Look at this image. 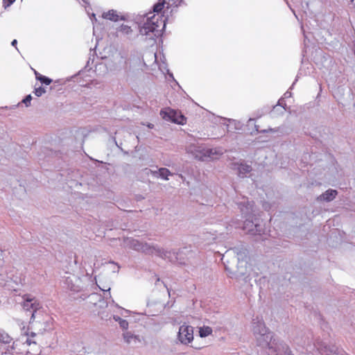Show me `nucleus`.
<instances>
[{
  "label": "nucleus",
  "mask_w": 355,
  "mask_h": 355,
  "mask_svg": "<svg viewBox=\"0 0 355 355\" xmlns=\"http://www.w3.org/2000/svg\"><path fill=\"white\" fill-rule=\"evenodd\" d=\"M337 191L334 189H329L326 191L324 193L318 197V200L319 201H327L329 202L333 200L336 196H337Z\"/></svg>",
  "instance_id": "obj_17"
},
{
  "label": "nucleus",
  "mask_w": 355,
  "mask_h": 355,
  "mask_svg": "<svg viewBox=\"0 0 355 355\" xmlns=\"http://www.w3.org/2000/svg\"><path fill=\"white\" fill-rule=\"evenodd\" d=\"M31 100L32 96L31 94H29L24 99H23L22 103H24L26 107H28L31 105Z\"/></svg>",
  "instance_id": "obj_27"
},
{
  "label": "nucleus",
  "mask_w": 355,
  "mask_h": 355,
  "mask_svg": "<svg viewBox=\"0 0 355 355\" xmlns=\"http://www.w3.org/2000/svg\"><path fill=\"white\" fill-rule=\"evenodd\" d=\"M17 40H14L12 42L11 44H12V46H15L17 44Z\"/></svg>",
  "instance_id": "obj_34"
},
{
  "label": "nucleus",
  "mask_w": 355,
  "mask_h": 355,
  "mask_svg": "<svg viewBox=\"0 0 355 355\" xmlns=\"http://www.w3.org/2000/svg\"><path fill=\"white\" fill-rule=\"evenodd\" d=\"M178 340L183 345H189L193 340V327L183 324L179 328L178 333Z\"/></svg>",
  "instance_id": "obj_7"
},
{
  "label": "nucleus",
  "mask_w": 355,
  "mask_h": 355,
  "mask_svg": "<svg viewBox=\"0 0 355 355\" xmlns=\"http://www.w3.org/2000/svg\"><path fill=\"white\" fill-rule=\"evenodd\" d=\"M250 125H254V128H253V130H252V131H251V134H252L253 132H258V131H259V130H258V127L254 124V119H250L248 120V124H247V125H248V127H250Z\"/></svg>",
  "instance_id": "obj_25"
},
{
  "label": "nucleus",
  "mask_w": 355,
  "mask_h": 355,
  "mask_svg": "<svg viewBox=\"0 0 355 355\" xmlns=\"http://www.w3.org/2000/svg\"><path fill=\"white\" fill-rule=\"evenodd\" d=\"M34 325L35 327L38 329L37 334H42L45 331H47L52 328V320L51 318L47 317L46 319L44 320L42 322H36ZM37 335V333L35 332H31V337H35Z\"/></svg>",
  "instance_id": "obj_9"
},
{
  "label": "nucleus",
  "mask_w": 355,
  "mask_h": 355,
  "mask_svg": "<svg viewBox=\"0 0 355 355\" xmlns=\"http://www.w3.org/2000/svg\"><path fill=\"white\" fill-rule=\"evenodd\" d=\"M102 291H110V287H107V288H101L99 287Z\"/></svg>",
  "instance_id": "obj_33"
},
{
  "label": "nucleus",
  "mask_w": 355,
  "mask_h": 355,
  "mask_svg": "<svg viewBox=\"0 0 355 355\" xmlns=\"http://www.w3.org/2000/svg\"><path fill=\"white\" fill-rule=\"evenodd\" d=\"M152 56L154 58L155 62H157V55H156V53L153 54Z\"/></svg>",
  "instance_id": "obj_35"
},
{
  "label": "nucleus",
  "mask_w": 355,
  "mask_h": 355,
  "mask_svg": "<svg viewBox=\"0 0 355 355\" xmlns=\"http://www.w3.org/2000/svg\"><path fill=\"white\" fill-rule=\"evenodd\" d=\"M213 331L210 327L203 326L199 329V336L201 338H205L212 334Z\"/></svg>",
  "instance_id": "obj_21"
},
{
  "label": "nucleus",
  "mask_w": 355,
  "mask_h": 355,
  "mask_svg": "<svg viewBox=\"0 0 355 355\" xmlns=\"http://www.w3.org/2000/svg\"><path fill=\"white\" fill-rule=\"evenodd\" d=\"M114 60L118 63L125 62V79L129 85H134L137 83L139 76L143 71L146 63L139 55L132 54L128 60L122 52L115 54Z\"/></svg>",
  "instance_id": "obj_3"
},
{
  "label": "nucleus",
  "mask_w": 355,
  "mask_h": 355,
  "mask_svg": "<svg viewBox=\"0 0 355 355\" xmlns=\"http://www.w3.org/2000/svg\"><path fill=\"white\" fill-rule=\"evenodd\" d=\"M40 352V347L29 335H22L19 340L13 342L12 346H8L2 353H10L11 355H37Z\"/></svg>",
  "instance_id": "obj_4"
},
{
  "label": "nucleus",
  "mask_w": 355,
  "mask_h": 355,
  "mask_svg": "<svg viewBox=\"0 0 355 355\" xmlns=\"http://www.w3.org/2000/svg\"><path fill=\"white\" fill-rule=\"evenodd\" d=\"M79 283L80 279L76 276L68 277L65 280V284L67 288L74 292H78L80 290Z\"/></svg>",
  "instance_id": "obj_13"
},
{
  "label": "nucleus",
  "mask_w": 355,
  "mask_h": 355,
  "mask_svg": "<svg viewBox=\"0 0 355 355\" xmlns=\"http://www.w3.org/2000/svg\"><path fill=\"white\" fill-rule=\"evenodd\" d=\"M223 121H225L223 123V125L227 127V129L228 131H230L232 130H241L243 128V124H241L239 121H237L234 119H224Z\"/></svg>",
  "instance_id": "obj_15"
},
{
  "label": "nucleus",
  "mask_w": 355,
  "mask_h": 355,
  "mask_svg": "<svg viewBox=\"0 0 355 355\" xmlns=\"http://www.w3.org/2000/svg\"><path fill=\"white\" fill-rule=\"evenodd\" d=\"M317 350L320 353H326L327 355H331V349H329L327 346L321 341H317L315 344Z\"/></svg>",
  "instance_id": "obj_20"
},
{
  "label": "nucleus",
  "mask_w": 355,
  "mask_h": 355,
  "mask_svg": "<svg viewBox=\"0 0 355 355\" xmlns=\"http://www.w3.org/2000/svg\"><path fill=\"white\" fill-rule=\"evenodd\" d=\"M235 165L238 166L237 169L239 171V175L241 177H244L245 175H246L247 173H248L251 171L250 166H249L248 164L241 163V164H236Z\"/></svg>",
  "instance_id": "obj_18"
},
{
  "label": "nucleus",
  "mask_w": 355,
  "mask_h": 355,
  "mask_svg": "<svg viewBox=\"0 0 355 355\" xmlns=\"http://www.w3.org/2000/svg\"><path fill=\"white\" fill-rule=\"evenodd\" d=\"M123 338L126 343H130L132 340H135L136 337L130 332H126L123 334Z\"/></svg>",
  "instance_id": "obj_24"
},
{
  "label": "nucleus",
  "mask_w": 355,
  "mask_h": 355,
  "mask_svg": "<svg viewBox=\"0 0 355 355\" xmlns=\"http://www.w3.org/2000/svg\"><path fill=\"white\" fill-rule=\"evenodd\" d=\"M35 74L36 76V78L40 80L42 84L49 85L52 83V80L49 78L48 77H46L44 76H42L38 72L35 71Z\"/></svg>",
  "instance_id": "obj_23"
},
{
  "label": "nucleus",
  "mask_w": 355,
  "mask_h": 355,
  "mask_svg": "<svg viewBox=\"0 0 355 355\" xmlns=\"http://www.w3.org/2000/svg\"><path fill=\"white\" fill-rule=\"evenodd\" d=\"M350 1L355 6V0H350Z\"/></svg>",
  "instance_id": "obj_36"
},
{
  "label": "nucleus",
  "mask_w": 355,
  "mask_h": 355,
  "mask_svg": "<svg viewBox=\"0 0 355 355\" xmlns=\"http://www.w3.org/2000/svg\"><path fill=\"white\" fill-rule=\"evenodd\" d=\"M102 17L104 19H107L114 21H116L119 19V16L117 14L116 11L114 10H109L107 12H104L102 15Z\"/></svg>",
  "instance_id": "obj_19"
},
{
  "label": "nucleus",
  "mask_w": 355,
  "mask_h": 355,
  "mask_svg": "<svg viewBox=\"0 0 355 355\" xmlns=\"http://www.w3.org/2000/svg\"><path fill=\"white\" fill-rule=\"evenodd\" d=\"M252 329L257 346L263 349L268 355H279L286 347L282 342L273 337L261 319L257 318L253 320Z\"/></svg>",
  "instance_id": "obj_2"
},
{
  "label": "nucleus",
  "mask_w": 355,
  "mask_h": 355,
  "mask_svg": "<svg viewBox=\"0 0 355 355\" xmlns=\"http://www.w3.org/2000/svg\"><path fill=\"white\" fill-rule=\"evenodd\" d=\"M203 150V146L196 145L194 144H189L186 147V151L187 153L191 154L194 158L200 161L202 159Z\"/></svg>",
  "instance_id": "obj_10"
},
{
  "label": "nucleus",
  "mask_w": 355,
  "mask_h": 355,
  "mask_svg": "<svg viewBox=\"0 0 355 355\" xmlns=\"http://www.w3.org/2000/svg\"><path fill=\"white\" fill-rule=\"evenodd\" d=\"M119 324L123 329H127L128 328V322L125 320L122 319Z\"/></svg>",
  "instance_id": "obj_28"
},
{
  "label": "nucleus",
  "mask_w": 355,
  "mask_h": 355,
  "mask_svg": "<svg viewBox=\"0 0 355 355\" xmlns=\"http://www.w3.org/2000/svg\"><path fill=\"white\" fill-rule=\"evenodd\" d=\"M123 311L125 312V313H129V311L126 310V309H123Z\"/></svg>",
  "instance_id": "obj_38"
},
{
  "label": "nucleus",
  "mask_w": 355,
  "mask_h": 355,
  "mask_svg": "<svg viewBox=\"0 0 355 355\" xmlns=\"http://www.w3.org/2000/svg\"><path fill=\"white\" fill-rule=\"evenodd\" d=\"M150 173L155 177L160 178L164 180H168L169 176L173 174L171 172L166 168H160L157 171H150Z\"/></svg>",
  "instance_id": "obj_16"
},
{
  "label": "nucleus",
  "mask_w": 355,
  "mask_h": 355,
  "mask_svg": "<svg viewBox=\"0 0 355 355\" xmlns=\"http://www.w3.org/2000/svg\"><path fill=\"white\" fill-rule=\"evenodd\" d=\"M262 132H275V130H273V129H269V130H263Z\"/></svg>",
  "instance_id": "obj_32"
},
{
  "label": "nucleus",
  "mask_w": 355,
  "mask_h": 355,
  "mask_svg": "<svg viewBox=\"0 0 355 355\" xmlns=\"http://www.w3.org/2000/svg\"><path fill=\"white\" fill-rule=\"evenodd\" d=\"M146 126L148 128H154V125L153 123H148L146 124Z\"/></svg>",
  "instance_id": "obj_31"
},
{
  "label": "nucleus",
  "mask_w": 355,
  "mask_h": 355,
  "mask_svg": "<svg viewBox=\"0 0 355 355\" xmlns=\"http://www.w3.org/2000/svg\"><path fill=\"white\" fill-rule=\"evenodd\" d=\"M160 115L163 119L179 125L186 123V118L179 112L170 107H166L160 111Z\"/></svg>",
  "instance_id": "obj_6"
},
{
  "label": "nucleus",
  "mask_w": 355,
  "mask_h": 355,
  "mask_svg": "<svg viewBox=\"0 0 355 355\" xmlns=\"http://www.w3.org/2000/svg\"><path fill=\"white\" fill-rule=\"evenodd\" d=\"M174 3L170 1L159 0V2L154 5L153 12L137 17L136 22L138 24L139 33L149 39L159 35L165 27L167 19L165 13Z\"/></svg>",
  "instance_id": "obj_1"
},
{
  "label": "nucleus",
  "mask_w": 355,
  "mask_h": 355,
  "mask_svg": "<svg viewBox=\"0 0 355 355\" xmlns=\"http://www.w3.org/2000/svg\"><path fill=\"white\" fill-rule=\"evenodd\" d=\"M92 17L94 18L95 21H96V19L95 17V15L94 14L92 15Z\"/></svg>",
  "instance_id": "obj_39"
},
{
  "label": "nucleus",
  "mask_w": 355,
  "mask_h": 355,
  "mask_svg": "<svg viewBox=\"0 0 355 355\" xmlns=\"http://www.w3.org/2000/svg\"><path fill=\"white\" fill-rule=\"evenodd\" d=\"M118 31L127 36L132 35L133 32L131 27L125 24L121 25L118 28Z\"/></svg>",
  "instance_id": "obj_22"
},
{
  "label": "nucleus",
  "mask_w": 355,
  "mask_h": 355,
  "mask_svg": "<svg viewBox=\"0 0 355 355\" xmlns=\"http://www.w3.org/2000/svg\"><path fill=\"white\" fill-rule=\"evenodd\" d=\"M243 229L251 234H260V230L259 225L254 224L252 221L246 220L243 224Z\"/></svg>",
  "instance_id": "obj_14"
},
{
  "label": "nucleus",
  "mask_w": 355,
  "mask_h": 355,
  "mask_svg": "<svg viewBox=\"0 0 355 355\" xmlns=\"http://www.w3.org/2000/svg\"><path fill=\"white\" fill-rule=\"evenodd\" d=\"M22 306L24 309L26 311H30L31 309L33 310V312L36 311L39 307V304L37 302V300L34 297H31L30 296H27L23 302ZM34 317V313H32V318Z\"/></svg>",
  "instance_id": "obj_12"
},
{
  "label": "nucleus",
  "mask_w": 355,
  "mask_h": 355,
  "mask_svg": "<svg viewBox=\"0 0 355 355\" xmlns=\"http://www.w3.org/2000/svg\"><path fill=\"white\" fill-rule=\"evenodd\" d=\"M201 161L208 159H216L219 158L224 153L222 148H207L204 147Z\"/></svg>",
  "instance_id": "obj_8"
},
{
  "label": "nucleus",
  "mask_w": 355,
  "mask_h": 355,
  "mask_svg": "<svg viewBox=\"0 0 355 355\" xmlns=\"http://www.w3.org/2000/svg\"><path fill=\"white\" fill-rule=\"evenodd\" d=\"M123 246L137 252L146 254H156L161 255L162 252L160 248L153 243H148L141 240L133 238H126L123 241Z\"/></svg>",
  "instance_id": "obj_5"
},
{
  "label": "nucleus",
  "mask_w": 355,
  "mask_h": 355,
  "mask_svg": "<svg viewBox=\"0 0 355 355\" xmlns=\"http://www.w3.org/2000/svg\"><path fill=\"white\" fill-rule=\"evenodd\" d=\"M46 92V90L44 89V88L42 87H40L38 88H36L34 91V93L35 94L40 97L41 96L42 94H44V93Z\"/></svg>",
  "instance_id": "obj_26"
},
{
  "label": "nucleus",
  "mask_w": 355,
  "mask_h": 355,
  "mask_svg": "<svg viewBox=\"0 0 355 355\" xmlns=\"http://www.w3.org/2000/svg\"><path fill=\"white\" fill-rule=\"evenodd\" d=\"M12 340V338L6 332L0 329V354H10V353H2V351H6L8 346H11L10 344Z\"/></svg>",
  "instance_id": "obj_11"
},
{
  "label": "nucleus",
  "mask_w": 355,
  "mask_h": 355,
  "mask_svg": "<svg viewBox=\"0 0 355 355\" xmlns=\"http://www.w3.org/2000/svg\"><path fill=\"white\" fill-rule=\"evenodd\" d=\"M159 69H165V67L162 66V65H159Z\"/></svg>",
  "instance_id": "obj_37"
},
{
  "label": "nucleus",
  "mask_w": 355,
  "mask_h": 355,
  "mask_svg": "<svg viewBox=\"0 0 355 355\" xmlns=\"http://www.w3.org/2000/svg\"><path fill=\"white\" fill-rule=\"evenodd\" d=\"M113 318L116 322H118L119 323L120 322V320H122V319L120 317L116 315H114Z\"/></svg>",
  "instance_id": "obj_30"
},
{
  "label": "nucleus",
  "mask_w": 355,
  "mask_h": 355,
  "mask_svg": "<svg viewBox=\"0 0 355 355\" xmlns=\"http://www.w3.org/2000/svg\"><path fill=\"white\" fill-rule=\"evenodd\" d=\"M15 0H3V6L6 8L15 2Z\"/></svg>",
  "instance_id": "obj_29"
}]
</instances>
